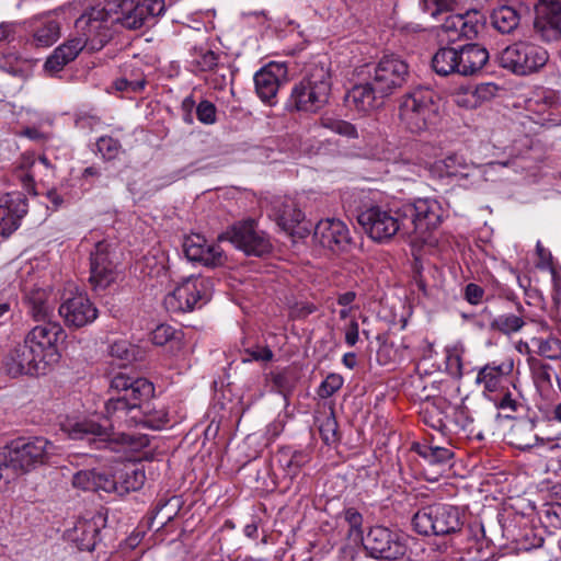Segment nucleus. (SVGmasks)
Listing matches in <instances>:
<instances>
[{
  "label": "nucleus",
  "instance_id": "obj_27",
  "mask_svg": "<svg viewBox=\"0 0 561 561\" xmlns=\"http://www.w3.org/2000/svg\"><path fill=\"white\" fill-rule=\"evenodd\" d=\"M458 53V76L471 77L479 73L490 59L485 47L477 43H469L457 46Z\"/></svg>",
  "mask_w": 561,
  "mask_h": 561
},
{
  "label": "nucleus",
  "instance_id": "obj_54",
  "mask_svg": "<svg viewBox=\"0 0 561 561\" xmlns=\"http://www.w3.org/2000/svg\"><path fill=\"white\" fill-rule=\"evenodd\" d=\"M197 119L205 125H214L217 122V108L214 103L203 100L196 106Z\"/></svg>",
  "mask_w": 561,
  "mask_h": 561
},
{
  "label": "nucleus",
  "instance_id": "obj_46",
  "mask_svg": "<svg viewBox=\"0 0 561 561\" xmlns=\"http://www.w3.org/2000/svg\"><path fill=\"white\" fill-rule=\"evenodd\" d=\"M413 450L431 465H446L454 457V453L449 448L439 446L416 444Z\"/></svg>",
  "mask_w": 561,
  "mask_h": 561
},
{
  "label": "nucleus",
  "instance_id": "obj_61",
  "mask_svg": "<svg viewBox=\"0 0 561 561\" xmlns=\"http://www.w3.org/2000/svg\"><path fill=\"white\" fill-rule=\"evenodd\" d=\"M546 517L551 526L561 528V503L548 506L546 510Z\"/></svg>",
  "mask_w": 561,
  "mask_h": 561
},
{
  "label": "nucleus",
  "instance_id": "obj_26",
  "mask_svg": "<svg viewBox=\"0 0 561 561\" xmlns=\"http://www.w3.org/2000/svg\"><path fill=\"white\" fill-rule=\"evenodd\" d=\"M27 213V199L20 193L8 194L0 202V234L8 237L13 233L21 224V219Z\"/></svg>",
  "mask_w": 561,
  "mask_h": 561
},
{
  "label": "nucleus",
  "instance_id": "obj_17",
  "mask_svg": "<svg viewBox=\"0 0 561 561\" xmlns=\"http://www.w3.org/2000/svg\"><path fill=\"white\" fill-rule=\"evenodd\" d=\"M115 253L107 241L96 242L90 255L89 280L94 289H104L110 286L117 276Z\"/></svg>",
  "mask_w": 561,
  "mask_h": 561
},
{
  "label": "nucleus",
  "instance_id": "obj_28",
  "mask_svg": "<svg viewBox=\"0 0 561 561\" xmlns=\"http://www.w3.org/2000/svg\"><path fill=\"white\" fill-rule=\"evenodd\" d=\"M535 27L541 33L543 39L550 42L561 37V1L543 2L538 8Z\"/></svg>",
  "mask_w": 561,
  "mask_h": 561
},
{
  "label": "nucleus",
  "instance_id": "obj_32",
  "mask_svg": "<svg viewBox=\"0 0 561 561\" xmlns=\"http://www.w3.org/2000/svg\"><path fill=\"white\" fill-rule=\"evenodd\" d=\"M27 23L32 31V44L37 47L51 46L59 37V23L50 16H33Z\"/></svg>",
  "mask_w": 561,
  "mask_h": 561
},
{
  "label": "nucleus",
  "instance_id": "obj_47",
  "mask_svg": "<svg viewBox=\"0 0 561 561\" xmlns=\"http://www.w3.org/2000/svg\"><path fill=\"white\" fill-rule=\"evenodd\" d=\"M0 70L12 77L25 80L31 75L32 66L30 61L9 54L0 58Z\"/></svg>",
  "mask_w": 561,
  "mask_h": 561
},
{
  "label": "nucleus",
  "instance_id": "obj_13",
  "mask_svg": "<svg viewBox=\"0 0 561 561\" xmlns=\"http://www.w3.org/2000/svg\"><path fill=\"white\" fill-rule=\"evenodd\" d=\"M24 339L42 359L51 365L60 358L59 346L65 343L67 333L59 322L48 321L35 325Z\"/></svg>",
  "mask_w": 561,
  "mask_h": 561
},
{
  "label": "nucleus",
  "instance_id": "obj_11",
  "mask_svg": "<svg viewBox=\"0 0 561 561\" xmlns=\"http://www.w3.org/2000/svg\"><path fill=\"white\" fill-rule=\"evenodd\" d=\"M218 240L231 242L247 255L263 256L272 251L267 233L252 219L234 224L221 233Z\"/></svg>",
  "mask_w": 561,
  "mask_h": 561
},
{
  "label": "nucleus",
  "instance_id": "obj_52",
  "mask_svg": "<svg viewBox=\"0 0 561 561\" xmlns=\"http://www.w3.org/2000/svg\"><path fill=\"white\" fill-rule=\"evenodd\" d=\"M343 377L339 374H330L320 383L318 388V396L322 399H327L333 396L343 386Z\"/></svg>",
  "mask_w": 561,
  "mask_h": 561
},
{
  "label": "nucleus",
  "instance_id": "obj_59",
  "mask_svg": "<svg viewBox=\"0 0 561 561\" xmlns=\"http://www.w3.org/2000/svg\"><path fill=\"white\" fill-rule=\"evenodd\" d=\"M535 381L541 386H551L552 368L547 364H538L533 367Z\"/></svg>",
  "mask_w": 561,
  "mask_h": 561
},
{
  "label": "nucleus",
  "instance_id": "obj_50",
  "mask_svg": "<svg viewBox=\"0 0 561 561\" xmlns=\"http://www.w3.org/2000/svg\"><path fill=\"white\" fill-rule=\"evenodd\" d=\"M322 124L325 128L332 130L335 134L341 136H345L347 138H357V129L356 127L343 119H334V118H324Z\"/></svg>",
  "mask_w": 561,
  "mask_h": 561
},
{
  "label": "nucleus",
  "instance_id": "obj_19",
  "mask_svg": "<svg viewBox=\"0 0 561 561\" xmlns=\"http://www.w3.org/2000/svg\"><path fill=\"white\" fill-rule=\"evenodd\" d=\"M374 157L388 163L387 173H393L403 181H412L421 176L424 169L421 163L412 160L403 152L398 151L394 145L387 141H382L380 146L376 148Z\"/></svg>",
  "mask_w": 561,
  "mask_h": 561
},
{
  "label": "nucleus",
  "instance_id": "obj_62",
  "mask_svg": "<svg viewBox=\"0 0 561 561\" xmlns=\"http://www.w3.org/2000/svg\"><path fill=\"white\" fill-rule=\"evenodd\" d=\"M221 70H225L224 67H216L208 79V82L215 89H224L228 83L227 75L221 72Z\"/></svg>",
  "mask_w": 561,
  "mask_h": 561
},
{
  "label": "nucleus",
  "instance_id": "obj_1",
  "mask_svg": "<svg viewBox=\"0 0 561 561\" xmlns=\"http://www.w3.org/2000/svg\"><path fill=\"white\" fill-rule=\"evenodd\" d=\"M111 389L122 392L105 403V415L111 426H123V421H135L144 403L154 393L153 385L146 378H131L123 373L115 375L111 380Z\"/></svg>",
  "mask_w": 561,
  "mask_h": 561
},
{
  "label": "nucleus",
  "instance_id": "obj_38",
  "mask_svg": "<svg viewBox=\"0 0 561 561\" xmlns=\"http://www.w3.org/2000/svg\"><path fill=\"white\" fill-rule=\"evenodd\" d=\"M535 422L531 420H520L510 430L511 444L520 450L529 449L543 440L535 434Z\"/></svg>",
  "mask_w": 561,
  "mask_h": 561
},
{
  "label": "nucleus",
  "instance_id": "obj_14",
  "mask_svg": "<svg viewBox=\"0 0 561 561\" xmlns=\"http://www.w3.org/2000/svg\"><path fill=\"white\" fill-rule=\"evenodd\" d=\"M270 217L277 226L293 237L305 238L310 233V226L301 225L305 214L296 198L276 196L271 201Z\"/></svg>",
  "mask_w": 561,
  "mask_h": 561
},
{
  "label": "nucleus",
  "instance_id": "obj_44",
  "mask_svg": "<svg viewBox=\"0 0 561 561\" xmlns=\"http://www.w3.org/2000/svg\"><path fill=\"white\" fill-rule=\"evenodd\" d=\"M518 12L510 5H502L493 10L491 23L502 34H510L519 25Z\"/></svg>",
  "mask_w": 561,
  "mask_h": 561
},
{
  "label": "nucleus",
  "instance_id": "obj_57",
  "mask_svg": "<svg viewBox=\"0 0 561 561\" xmlns=\"http://www.w3.org/2000/svg\"><path fill=\"white\" fill-rule=\"evenodd\" d=\"M175 332L171 325L160 324L151 332L150 340L154 345L162 346L174 337Z\"/></svg>",
  "mask_w": 561,
  "mask_h": 561
},
{
  "label": "nucleus",
  "instance_id": "obj_43",
  "mask_svg": "<svg viewBox=\"0 0 561 561\" xmlns=\"http://www.w3.org/2000/svg\"><path fill=\"white\" fill-rule=\"evenodd\" d=\"M108 481V476L92 470H81L73 474L72 485L82 491L100 492L104 491L107 493V486L105 482Z\"/></svg>",
  "mask_w": 561,
  "mask_h": 561
},
{
  "label": "nucleus",
  "instance_id": "obj_56",
  "mask_svg": "<svg viewBox=\"0 0 561 561\" xmlns=\"http://www.w3.org/2000/svg\"><path fill=\"white\" fill-rule=\"evenodd\" d=\"M451 0H421V9L431 16L436 18L439 13L451 8Z\"/></svg>",
  "mask_w": 561,
  "mask_h": 561
},
{
  "label": "nucleus",
  "instance_id": "obj_8",
  "mask_svg": "<svg viewBox=\"0 0 561 561\" xmlns=\"http://www.w3.org/2000/svg\"><path fill=\"white\" fill-rule=\"evenodd\" d=\"M549 60L548 51L536 44L519 41L502 49L497 65L514 75L527 76L539 71Z\"/></svg>",
  "mask_w": 561,
  "mask_h": 561
},
{
  "label": "nucleus",
  "instance_id": "obj_21",
  "mask_svg": "<svg viewBox=\"0 0 561 561\" xmlns=\"http://www.w3.org/2000/svg\"><path fill=\"white\" fill-rule=\"evenodd\" d=\"M313 240L332 252L346 251L352 238L345 222L335 218L320 220L313 231Z\"/></svg>",
  "mask_w": 561,
  "mask_h": 561
},
{
  "label": "nucleus",
  "instance_id": "obj_10",
  "mask_svg": "<svg viewBox=\"0 0 561 561\" xmlns=\"http://www.w3.org/2000/svg\"><path fill=\"white\" fill-rule=\"evenodd\" d=\"M213 293V283L203 276H190L180 283L163 300L169 312H191L206 305Z\"/></svg>",
  "mask_w": 561,
  "mask_h": 561
},
{
  "label": "nucleus",
  "instance_id": "obj_3",
  "mask_svg": "<svg viewBox=\"0 0 561 561\" xmlns=\"http://www.w3.org/2000/svg\"><path fill=\"white\" fill-rule=\"evenodd\" d=\"M331 85L329 68L323 62L310 64L291 88L286 108L290 112H318L328 103Z\"/></svg>",
  "mask_w": 561,
  "mask_h": 561
},
{
  "label": "nucleus",
  "instance_id": "obj_40",
  "mask_svg": "<svg viewBox=\"0 0 561 561\" xmlns=\"http://www.w3.org/2000/svg\"><path fill=\"white\" fill-rule=\"evenodd\" d=\"M447 405V401L443 398L427 400L421 407L420 417L430 427L444 432L446 428L444 410Z\"/></svg>",
  "mask_w": 561,
  "mask_h": 561
},
{
  "label": "nucleus",
  "instance_id": "obj_29",
  "mask_svg": "<svg viewBox=\"0 0 561 561\" xmlns=\"http://www.w3.org/2000/svg\"><path fill=\"white\" fill-rule=\"evenodd\" d=\"M146 480L145 471L136 465L124 466L115 476L108 477L105 482L107 493L125 495L129 492L138 491L142 488Z\"/></svg>",
  "mask_w": 561,
  "mask_h": 561
},
{
  "label": "nucleus",
  "instance_id": "obj_30",
  "mask_svg": "<svg viewBox=\"0 0 561 561\" xmlns=\"http://www.w3.org/2000/svg\"><path fill=\"white\" fill-rule=\"evenodd\" d=\"M512 370L513 362H492L480 368L476 383L482 387L484 392H497L504 388L505 378Z\"/></svg>",
  "mask_w": 561,
  "mask_h": 561
},
{
  "label": "nucleus",
  "instance_id": "obj_7",
  "mask_svg": "<svg viewBox=\"0 0 561 561\" xmlns=\"http://www.w3.org/2000/svg\"><path fill=\"white\" fill-rule=\"evenodd\" d=\"M402 216L403 238L425 241L427 234L440 225L443 210L437 201L421 198L413 204L402 205Z\"/></svg>",
  "mask_w": 561,
  "mask_h": 561
},
{
  "label": "nucleus",
  "instance_id": "obj_25",
  "mask_svg": "<svg viewBox=\"0 0 561 561\" xmlns=\"http://www.w3.org/2000/svg\"><path fill=\"white\" fill-rule=\"evenodd\" d=\"M125 12V28H140L148 19L161 15L164 10L163 0H122Z\"/></svg>",
  "mask_w": 561,
  "mask_h": 561
},
{
  "label": "nucleus",
  "instance_id": "obj_53",
  "mask_svg": "<svg viewBox=\"0 0 561 561\" xmlns=\"http://www.w3.org/2000/svg\"><path fill=\"white\" fill-rule=\"evenodd\" d=\"M110 354L112 357L123 362H131L136 358V350L125 340L116 341L111 345Z\"/></svg>",
  "mask_w": 561,
  "mask_h": 561
},
{
  "label": "nucleus",
  "instance_id": "obj_48",
  "mask_svg": "<svg viewBox=\"0 0 561 561\" xmlns=\"http://www.w3.org/2000/svg\"><path fill=\"white\" fill-rule=\"evenodd\" d=\"M533 343L537 345L538 353L550 359H557L561 357V341L553 336L547 339L535 337Z\"/></svg>",
  "mask_w": 561,
  "mask_h": 561
},
{
  "label": "nucleus",
  "instance_id": "obj_22",
  "mask_svg": "<svg viewBox=\"0 0 561 561\" xmlns=\"http://www.w3.org/2000/svg\"><path fill=\"white\" fill-rule=\"evenodd\" d=\"M184 253L192 262H197L204 266H221L226 262V255L219 244L208 242L204 236L192 234L185 238Z\"/></svg>",
  "mask_w": 561,
  "mask_h": 561
},
{
  "label": "nucleus",
  "instance_id": "obj_49",
  "mask_svg": "<svg viewBox=\"0 0 561 561\" xmlns=\"http://www.w3.org/2000/svg\"><path fill=\"white\" fill-rule=\"evenodd\" d=\"M490 400L494 402V405L503 411L507 412L506 416L510 417V413L517 412L520 407V402L517 396H514L511 391H505L502 393H497L495 397H490Z\"/></svg>",
  "mask_w": 561,
  "mask_h": 561
},
{
  "label": "nucleus",
  "instance_id": "obj_31",
  "mask_svg": "<svg viewBox=\"0 0 561 561\" xmlns=\"http://www.w3.org/2000/svg\"><path fill=\"white\" fill-rule=\"evenodd\" d=\"M83 48L84 44L81 38H71L59 45L46 59L44 64V71L49 76L57 75L66 65L75 60Z\"/></svg>",
  "mask_w": 561,
  "mask_h": 561
},
{
  "label": "nucleus",
  "instance_id": "obj_34",
  "mask_svg": "<svg viewBox=\"0 0 561 561\" xmlns=\"http://www.w3.org/2000/svg\"><path fill=\"white\" fill-rule=\"evenodd\" d=\"M141 411L135 421H123V426L121 428H131V427H147L150 430H161L169 422L168 412L163 407L156 408L150 402L144 403L142 407L139 408Z\"/></svg>",
  "mask_w": 561,
  "mask_h": 561
},
{
  "label": "nucleus",
  "instance_id": "obj_33",
  "mask_svg": "<svg viewBox=\"0 0 561 561\" xmlns=\"http://www.w3.org/2000/svg\"><path fill=\"white\" fill-rule=\"evenodd\" d=\"M385 98L375 90L373 81L357 84L347 93V100L358 112L367 113L377 108Z\"/></svg>",
  "mask_w": 561,
  "mask_h": 561
},
{
  "label": "nucleus",
  "instance_id": "obj_42",
  "mask_svg": "<svg viewBox=\"0 0 561 561\" xmlns=\"http://www.w3.org/2000/svg\"><path fill=\"white\" fill-rule=\"evenodd\" d=\"M68 432L72 439L91 440L92 438H98L100 443H103L111 438L107 428L92 420L77 422L71 425Z\"/></svg>",
  "mask_w": 561,
  "mask_h": 561
},
{
  "label": "nucleus",
  "instance_id": "obj_9",
  "mask_svg": "<svg viewBox=\"0 0 561 561\" xmlns=\"http://www.w3.org/2000/svg\"><path fill=\"white\" fill-rule=\"evenodd\" d=\"M412 525L420 535L446 536L460 531L462 520L457 507L435 504L417 511L412 518Z\"/></svg>",
  "mask_w": 561,
  "mask_h": 561
},
{
  "label": "nucleus",
  "instance_id": "obj_18",
  "mask_svg": "<svg viewBox=\"0 0 561 561\" xmlns=\"http://www.w3.org/2000/svg\"><path fill=\"white\" fill-rule=\"evenodd\" d=\"M365 548L377 559L397 560L402 558L407 548L398 535L383 526L371 527L365 538Z\"/></svg>",
  "mask_w": 561,
  "mask_h": 561
},
{
  "label": "nucleus",
  "instance_id": "obj_4",
  "mask_svg": "<svg viewBox=\"0 0 561 561\" xmlns=\"http://www.w3.org/2000/svg\"><path fill=\"white\" fill-rule=\"evenodd\" d=\"M56 454V446L45 437L16 438L0 449V461L4 468L25 473L45 463Z\"/></svg>",
  "mask_w": 561,
  "mask_h": 561
},
{
  "label": "nucleus",
  "instance_id": "obj_37",
  "mask_svg": "<svg viewBox=\"0 0 561 561\" xmlns=\"http://www.w3.org/2000/svg\"><path fill=\"white\" fill-rule=\"evenodd\" d=\"M431 66L434 72L440 77L458 76L457 46L439 47L432 56Z\"/></svg>",
  "mask_w": 561,
  "mask_h": 561
},
{
  "label": "nucleus",
  "instance_id": "obj_63",
  "mask_svg": "<svg viewBox=\"0 0 561 561\" xmlns=\"http://www.w3.org/2000/svg\"><path fill=\"white\" fill-rule=\"evenodd\" d=\"M359 325L355 319L351 320L345 329V343L348 346H354L358 342Z\"/></svg>",
  "mask_w": 561,
  "mask_h": 561
},
{
  "label": "nucleus",
  "instance_id": "obj_51",
  "mask_svg": "<svg viewBox=\"0 0 561 561\" xmlns=\"http://www.w3.org/2000/svg\"><path fill=\"white\" fill-rule=\"evenodd\" d=\"M96 148L105 160H113L118 156L122 146L117 139L103 136L98 139Z\"/></svg>",
  "mask_w": 561,
  "mask_h": 561
},
{
  "label": "nucleus",
  "instance_id": "obj_64",
  "mask_svg": "<svg viewBox=\"0 0 561 561\" xmlns=\"http://www.w3.org/2000/svg\"><path fill=\"white\" fill-rule=\"evenodd\" d=\"M308 455L304 451H294L287 466L293 473H296L304 465L308 462Z\"/></svg>",
  "mask_w": 561,
  "mask_h": 561
},
{
  "label": "nucleus",
  "instance_id": "obj_24",
  "mask_svg": "<svg viewBox=\"0 0 561 561\" xmlns=\"http://www.w3.org/2000/svg\"><path fill=\"white\" fill-rule=\"evenodd\" d=\"M436 179L456 178L468 179L480 173L479 167L468 161L462 154L450 153L433 162L428 168Z\"/></svg>",
  "mask_w": 561,
  "mask_h": 561
},
{
  "label": "nucleus",
  "instance_id": "obj_39",
  "mask_svg": "<svg viewBox=\"0 0 561 561\" xmlns=\"http://www.w3.org/2000/svg\"><path fill=\"white\" fill-rule=\"evenodd\" d=\"M54 309L49 295L45 290L36 289L28 295V313L34 321L39 323L51 321Z\"/></svg>",
  "mask_w": 561,
  "mask_h": 561
},
{
  "label": "nucleus",
  "instance_id": "obj_45",
  "mask_svg": "<svg viewBox=\"0 0 561 561\" xmlns=\"http://www.w3.org/2000/svg\"><path fill=\"white\" fill-rule=\"evenodd\" d=\"M191 58L194 71H214L218 67V55L205 46L193 47Z\"/></svg>",
  "mask_w": 561,
  "mask_h": 561
},
{
  "label": "nucleus",
  "instance_id": "obj_60",
  "mask_svg": "<svg viewBox=\"0 0 561 561\" xmlns=\"http://www.w3.org/2000/svg\"><path fill=\"white\" fill-rule=\"evenodd\" d=\"M484 290L481 286L469 283L465 288V298L471 305H478L482 301Z\"/></svg>",
  "mask_w": 561,
  "mask_h": 561
},
{
  "label": "nucleus",
  "instance_id": "obj_23",
  "mask_svg": "<svg viewBox=\"0 0 561 561\" xmlns=\"http://www.w3.org/2000/svg\"><path fill=\"white\" fill-rule=\"evenodd\" d=\"M286 77V66L278 62H270L254 75L255 91L262 102L276 104L278 89Z\"/></svg>",
  "mask_w": 561,
  "mask_h": 561
},
{
  "label": "nucleus",
  "instance_id": "obj_12",
  "mask_svg": "<svg viewBox=\"0 0 561 561\" xmlns=\"http://www.w3.org/2000/svg\"><path fill=\"white\" fill-rule=\"evenodd\" d=\"M410 77L409 65L400 56L386 55L374 68L370 80L381 98H387L401 89Z\"/></svg>",
  "mask_w": 561,
  "mask_h": 561
},
{
  "label": "nucleus",
  "instance_id": "obj_35",
  "mask_svg": "<svg viewBox=\"0 0 561 561\" xmlns=\"http://www.w3.org/2000/svg\"><path fill=\"white\" fill-rule=\"evenodd\" d=\"M100 527L94 519H79L68 530V538L73 541L80 550L92 551L96 545Z\"/></svg>",
  "mask_w": 561,
  "mask_h": 561
},
{
  "label": "nucleus",
  "instance_id": "obj_58",
  "mask_svg": "<svg viewBox=\"0 0 561 561\" xmlns=\"http://www.w3.org/2000/svg\"><path fill=\"white\" fill-rule=\"evenodd\" d=\"M454 422L460 430L470 431V426L473 423V417L466 407L458 405L455 408Z\"/></svg>",
  "mask_w": 561,
  "mask_h": 561
},
{
  "label": "nucleus",
  "instance_id": "obj_41",
  "mask_svg": "<svg viewBox=\"0 0 561 561\" xmlns=\"http://www.w3.org/2000/svg\"><path fill=\"white\" fill-rule=\"evenodd\" d=\"M525 323V308L517 304L516 312H506L495 317L491 322V329L511 335L520 331Z\"/></svg>",
  "mask_w": 561,
  "mask_h": 561
},
{
  "label": "nucleus",
  "instance_id": "obj_20",
  "mask_svg": "<svg viewBox=\"0 0 561 561\" xmlns=\"http://www.w3.org/2000/svg\"><path fill=\"white\" fill-rule=\"evenodd\" d=\"M482 14L477 11H467L462 14H450L440 25L442 33L449 43L461 39H474L483 26Z\"/></svg>",
  "mask_w": 561,
  "mask_h": 561
},
{
  "label": "nucleus",
  "instance_id": "obj_5",
  "mask_svg": "<svg viewBox=\"0 0 561 561\" xmlns=\"http://www.w3.org/2000/svg\"><path fill=\"white\" fill-rule=\"evenodd\" d=\"M357 222L363 231L377 243H387L396 236L403 237L402 206L393 209L370 205L358 211Z\"/></svg>",
  "mask_w": 561,
  "mask_h": 561
},
{
  "label": "nucleus",
  "instance_id": "obj_16",
  "mask_svg": "<svg viewBox=\"0 0 561 561\" xmlns=\"http://www.w3.org/2000/svg\"><path fill=\"white\" fill-rule=\"evenodd\" d=\"M47 366L49 365L35 353L25 339L2 359V368L12 377L45 374Z\"/></svg>",
  "mask_w": 561,
  "mask_h": 561
},
{
  "label": "nucleus",
  "instance_id": "obj_6",
  "mask_svg": "<svg viewBox=\"0 0 561 561\" xmlns=\"http://www.w3.org/2000/svg\"><path fill=\"white\" fill-rule=\"evenodd\" d=\"M437 115L434 92L430 89H416L407 93L399 104V119L402 126L413 133L426 130Z\"/></svg>",
  "mask_w": 561,
  "mask_h": 561
},
{
  "label": "nucleus",
  "instance_id": "obj_2",
  "mask_svg": "<svg viewBox=\"0 0 561 561\" xmlns=\"http://www.w3.org/2000/svg\"><path fill=\"white\" fill-rule=\"evenodd\" d=\"M116 24L125 27V12L122 0H106L102 7L84 11L75 23L81 34L84 47L98 51L112 38Z\"/></svg>",
  "mask_w": 561,
  "mask_h": 561
},
{
  "label": "nucleus",
  "instance_id": "obj_36",
  "mask_svg": "<svg viewBox=\"0 0 561 561\" xmlns=\"http://www.w3.org/2000/svg\"><path fill=\"white\" fill-rule=\"evenodd\" d=\"M146 83L142 70L134 62H126L122 67V76L113 84L119 92L139 93L145 89Z\"/></svg>",
  "mask_w": 561,
  "mask_h": 561
},
{
  "label": "nucleus",
  "instance_id": "obj_55",
  "mask_svg": "<svg viewBox=\"0 0 561 561\" xmlns=\"http://www.w3.org/2000/svg\"><path fill=\"white\" fill-rule=\"evenodd\" d=\"M273 358V352L267 346L256 345L251 348H247L244 351V356H242V363L248 362H270Z\"/></svg>",
  "mask_w": 561,
  "mask_h": 561
},
{
  "label": "nucleus",
  "instance_id": "obj_15",
  "mask_svg": "<svg viewBox=\"0 0 561 561\" xmlns=\"http://www.w3.org/2000/svg\"><path fill=\"white\" fill-rule=\"evenodd\" d=\"M66 327L80 329L91 324L98 318V309L87 294L69 293L62 297L58 308Z\"/></svg>",
  "mask_w": 561,
  "mask_h": 561
}]
</instances>
